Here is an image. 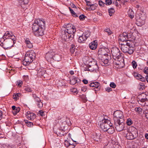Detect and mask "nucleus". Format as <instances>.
Wrapping results in <instances>:
<instances>
[{"mask_svg":"<svg viewBox=\"0 0 148 148\" xmlns=\"http://www.w3.org/2000/svg\"><path fill=\"white\" fill-rule=\"evenodd\" d=\"M26 91L28 92H32V90L31 88L29 87L26 88L25 89Z\"/></svg>","mask_w":148,"mask_h":148,"instance_id":"obj_64","label":"nucleus"},{"mask_svg":"<svg viewBox=\"0 0 148 148\" xmlns=\"http://www.w3.org/2000/svg\"><path fill=\"white\" fill-rule=\"evenodd\" d=\"M26 117L28 119L31 121L34 120L36 117V115L34 113L30 112H27L26 114Z\"/></svg>","mask_w":148,"mask_h":148,"instance_id":"obj_14","label":"nucleus"},{"mask_svg":"<svg viewBox=\"0 0 148 148\" xmlns=\"http://www.w3.org/2000/svg\"><path fill=\"white\" fill-rule=\"evenodd\" d=\"M45 22L42 18L35 20L32 26V32L36 36H42L44 34L45 28Z\"/></svg>","mask_w":148,"mask_h":148,"instance_id":"obj_1","label":"nucleus"},{"mask_svg":"<svg viewBox=\"0 0 148 148\" xmlns=\"http://www.w3.org/2000/svg\"><path fill=\"white\" fill-rule=\"evenodd\" d=\"M85 17L86 16L83 14H81L79 16V18L81 20H83Z\"/></svg>","mask_w":148,"mask_h":148,"instance_id":"obj_49","label":"nucleus"},{"mask_svg":"<svg viewBox=\"0 0 148 148\" xmlns=\"http://www.w3.org/2000/svg\"><path fill=\"white\" fill-rule=\"evenodd\" d=\"M106 132H107L109 134H112L115 132L114 128L112 126V125L111 126H110Z\"/></svg>","mask_w":148,"mask_h":148,"instance_id":"obj_22","label":"nucleus"},{"mask_svg":"<svg viewBox=\"0 0 148 148\" xmlns=\"http://www.w3.org/2000/svg\"><path fill=\"white\" fill-rule=\"evenodd\" d=\"M135 110L136 112L140 113V112H142V109L140 107L136 108H135Z\"/></svg>","mask_w":148,"mask_h":148,"instance_id":"obj_46","label":"nucleus"},{"mask_svg":"<svg viewBox=\"0 0 148 148\" xmlns=\"http://www.w3.org/2000/svg\"><path fill=\"white\" fill-rule=\"evenodd\" d=\"M30 63L29 62H27L25 61V59L23 60V64L25 66H27V65H28Z\"/></svg>","mask_w":148,"mask_h":148,"instance_id":"obj_60","label":"nucleus"},{"mask_svg":"<svg viewBox=\"0 0 148 148\" xmlns=\"http://www.w3.org/2000/svg\"><path fill=\"white\" fill-rule=\"evenodd\" d=\"M62 38L65 41L68 40V39L70 38H73V36H70V34L68 32L63 30L62 31Z\"/></svg>","mask_w":148,"mask_h":148,"instance_id":"obj_13","label":"nucleus"},{"mask_svg":"<svg viewBox=\"0 0 148 148\" xmlns=\"http://www.w3.org/2000/svg\"><path fill=\"white\" fill-rule=\"evenodd\" d=\"M96 7L94 6L93 4H92L91 5L89 9H91L92 10H93L96 9Z\"/></svg>","mask_w":148,"mask_h":148,"instance_id":"obj_54","label":"nucleus"},{"mask_svg":"<svg viewBox=\"0 0 148 148\" xmlns=\"http://www.w3.org/2000/svg\"><path fill=\"white\" fill-rule=\"evenodd\" d=\"M126 123L128 125H130L132 123V122L130 119H128L127 120Z\"/></svg>","mask_w":148,"mask_h":148,"instance_id":"obj_43","label":"nucleus"},{"mask_svg":"<svg viewBox=\"0 0 148 148\" xmlns=\"http://www.w3.org/2000/svg\"><path fill=\"white\" fill-rule=\"evenodd\" d=\"M124 132L126 134V138L127 139L133 140L137 136L136 132H131L128 129H124Z\"/></svg>","mask_w":148,"mask_h":148,"instance_id":"obj_7","label":"nucleus"},{"mask_svg":"<svg viewBox=\"0 0 148 148\" xmlns=\"http://www.w3.org/2000/svg\"><path fill=\"white\" fill-rule=\"evenodd\" d=\"M147 94L144 93H142L140 95H139L138 96V98H147V97H148L147 96V94H148V93H147Z\"/></svg>","mask_w":148,"mask_h":148,"instance_id":"obj_27","label":"nucleus"},{"mask_svg":"<svg viewBox=\"0 0 148 148\" xmlns=\"http://www.w3.org/2000/svg\"><path fill=\"white\" fill-rule=\"evenodd\" d=\"M95 135V136L94 138V139L95 140L98 142L101 139L102 137L101 136L100 134H96Z\"/></svg>","mask_w":148,"mask_h":148,"instance_id":"obj_26","label":"nucleus"},{"mask_svg":"<svg viewBox=\"0 0 148 148\" xmlns=\"http://www.w3.org/2000/svg\"><path fill=\"white\" fill-rule=\"evenodd\" d=\"M71 92L76 94H77L78 92V91L77 90V89L76 88L73 89L72 90Z\"/></svg>","mask_w":148,"mask_h":148,"instance_id":"obj_59","label":"nucleus"},{"mask_svg":"<svg viewBox=\"0 0 148 148\" xmlns=\"http://www.w3.org/2000/svg\"><path fill=\"white\" fill-rule=\"evenodd\" d=\"M90 36V32L88 31H85L79 36L78 41L80 43H84L87 38Z\"/></svg>","mask_w":148,"mask_h":148,"instance_id":"obj_6","label":"nucleus"},{"mask_svg":"<svg viewBox=\"0 0 148 148\" xmlns=\"http://www.w3.org/2000/svg\"><path fill=\"white\" fill-rule=\"evenodd\" d=\"M97 46V41L96 40H94L89 44V46L90 49L92 50L96 49Z\"/></svg>","mask_w":148,"mask_h":148,"instance_id":"obj_15","label":"nucleus"},{"mask_svg":"<svg viewBox=\"0 0 148 148\" xmlns=\"http://www.w3.org/2000/svg\"><path fill=\"white\" fill-rule=\"evenodd\" d=\"M136 79L143 82L145 81V78L140 74H139L138 76Z\"/></svg>","mask_w":148,"mask_h":148,"instance_id":"obj_38","label":"nucleus"},{"mask_svg":"<svg viewBox=\"0 0 148 148\" xmlns=\"http://www.w3.org/2000/svg\"><path fill=\"white\" fill-rule=\"evenodd\" d=\"M133 68L134 69L136 68L137 66L136 62L135 61H133L132 63Z\"/></svg>","mask_w":148,"mask_h":148,"instance_id":"obj_44","label":"nucleus"},{"mask_svg":"<svg viewBox=\"0 0 148 148\" xmlns=\"http://www.w3.org/2000/svg\"><path fill=\"white\" fill-rule=\"evenodd\" d=\"M105 32H107L109 35H111L112 33V32L110 30V29H105Z\"/></svg>","mask_w":148,"mask_h":148,"instance_id":"obj_45","label":"nucleus"},{"mask_svg":"<svg viewBox=\"0 0 148 148\" xmlns=\"http://www.w3.org/2000/svg\"><path fill=\"white\" fill-rule=\"evenodd\" d=\"M89 86L90 87H95V88H99L100 87V84L97 82H95L91 83Z\"/></svg>","mask_w":148,"mask_h":148,"instance_id":"obj_21","label":"nucleus"},{"mask_svg":"<svg viewBox=\"0 0 148 148\" xmlns=\"http://www.w3.org/2000/svg\"><path fill=\"white\" fill-rule=\"evenodd\" d=\"M77 78L74 76H72L70 77V83L71 84L74 85L79 81Z\"/></svg>","mask_w":148,"mask_h":148,"instance_id":"obj_19","label":"nucleus"},{"mask_svg":"<svg viewBox=\"0 0 148 148\" xmlns=\"http://www.w3.org/2000/svg\"><path fill=\"white\" fill-rule=\"evenodd\" d=\"M130 11H131V14H129V17H130V18H134V16L133 15H132L133 14V12L132 11V10H129Z\"/></svg>","mask_w":148,"mask_h":148,"instance_id":"obj_52","label":"nucleus"},{"mask_svg":"<svg viewBox=\"0 0 148 148\" xmlns=\"http://www.w3.org/2000/svg\"><path fill=\"white\" fill-rule=\"evenodd\" d=\"M85 66H86V67H85L84 66V70L85 71H89V65H88V66H86V65H85Z\"/></svg>","mask_w":148,"mask_h":148,"instance_id":"obj_62","label":"nucleus"},{"mask_svg":"<svg viewBox=\"0 0 148 148\" xmlns=\"http://www.w3.org/2000/svg\"><path fill=\"white\" fill-rule=\"evenodd\" d=\"M25 42L26 43L27 47L29 48H31L33 47L32 44L30 41L28 40H25Z\"/></svg>","mask_w":148,"mask_h":148,"instance_id":"obj_28","label":"nucleus"},{"mask_svg":"<svg viewBox=\"0 0 148 148\" xmlns=\"http://www.w3.org/2000/svg\"><path fill=\"white\" fill-rule=\"evenodd\" d=\"M99 4L100 6H103L105 4V3L102 1L100 0L99 1Z\"/></svg>","mask_w":148,"mask_h":148,"instance_id":"obj_53","label":"nucleus"},{"mask_svg":"<svg viewBox=\"0 0 148 148\" xmlns=\"http://www.w3.org/2000/svg\"><path fill=\"white\" fill-rule=\"evenodd\" d=\"M65 143L64 144L67 147L72 146V145H71L67 141H65Z\"/></svg>","mask_w":148,"mask_h":148,"instance_id":"obj_57","label":"nucleus"},{"mask_svg":"<svg viewBox=\"0 0 148 148\" xmlns=\"http://www.w3.org/2000/svg\"><path fill=\"white\" fill-rule=\"evenodd\" d=\"M65 27H64V29L63 30L66 31L68 30L69 29H71L73 27H75L71 24H68L66 25H65Z\"/></svg>","mask_w":148,"mask_h":148,"instance_id":"obj_25","label":"nucleus"},{"mask_svg":"<svg viewBox=\"0 0 148 148\" xmlns=\"http://www.w3.org/2000/svg\"><path fill=\"white\" fill-rule=\"evenodd\" d=\"M104 56H105L99 53L98 55V59L99 60L100 63L103 60L105 59L103 58Z\"/></svg>","mask_w":148,"mask_h":148,"instance_id":"obj_31","label":"nucleus"},{"mask_svg":"<svg viewBox=\"0 0 148 148\" xmlns=\"http://www.w3.org/2000/svg\"><path fill=\"white\" fill-rule=\"evenodd\" d=\"M56 134L58 135H59L61 136H63L64 134V132H60V131H57L56 133Z\"/></svg>","mask_w":148,"mask_h":148,"instance_id":"obj_47","label":"nucleus"},{"mask_svg":"<svg viewBox=\"0 0 148 148\" xmlns=\"http://www.w3.org/2000/svg\"><path fill=\"white\" fill-rule=\"evenodd\" d=\"M105 2L106 5H110L112 3L111 0H106Z\"/></svg>","mask_w":148,"mask_h":148,"instance_id":"obj_51","label":"nucleus"},{"mask_svg":"<svg viewBox=\"0 0 148 148\" xmlns=\"http://www.w3.org/2000/svg\"><path fill=\"white\" fill-rule=\"evenodd\" d=\"M36 103L38 107L40 108H41L43 106V103L41 100Z\"/></svg>","mask_w":148,"mask_h":148,"instance_id":"obj_40","label":"nucleus"},{"mask_svg":"<svg viewBox=\"0 0 148 148\" xmlns=\"http://www.w3.org/2000/svg\"><path fill=\"white\" fill-rule=\"evenodd\" d=\"M108 12L109 13V15L110 16H112V14L114 12V9L112 8H111L108 9Z\"/></svg>","mask_w":148,"mask_h":148,"instance_id":"obj_39","label":"nucleus"},{"mask_svg":"<svg viewBox=\"0 0 148 148\" xmlns=\"http://www.w3.org/2000/svg\"><path fill=\"white\" fill-rule=\"evenodd\" d=\"M20 108L19 107H17L16 108L15 110H13L12 111V112L14 115H15L20 111Z\"/></svg>","mask_w":148,"mask_h":148,"instance_id":"obj_34","label":"nucleus"},{"mask_svg":"<svg viewBox=\"0 0 148 148\" xmlns=\"http://www.w3.org/2000/svg\"><path fill=\"white\" fill-rule=\"evenodd\" d=\"M109 60L107 59H104L100 63L102 66H105L106 64H108V63Z\"/></svg>","mask_w":148,"mask_h":148,"instance_id":"obj_30","label":"nucleus"},{"mask_svg":"<svg viewBox=\"0 0 148 148\" xmlns=\"http://www.w3.org/2000/svg\"><path fill=\"white\" fill-rule=\"evenodd\" d=\"M106 90L108 92H109L110 91L112 90V89L109 87H108L106 88Z\"/></svg>","mask_w":148,"mask_h":148,"instance_id":"obj_63","label":"nucleus"},{"mask_svg":"<svg viewBox=\"0 0 148 148\" xmlns=\"http://www.w3.org/2000/svg\"><path fill=\"white\" fill-rule=\"evenodd\" d=\"M24 122L26 124V125L29 127H30L33 125V123L28 121L27 120H24Z\"/></svg>","mask_w":148,"mask_h":148,"instance_id":"obj_32","label":"nucleus"},{"mask_svg":"<svg viewBox=\"0 0 148 148\" xmlns=\"http://www.w3.org/2000/svg\"><path fill=\"white\" fill-rule=\"evenodd\" d=\"M76 30L75 28V27H73L71 29H69L68 30L66 31V32H68L69 34H70V36H74V34Z\"/></svg>","mask_w":148,"mask_h":148,"instance_id":"obj_23","label":"nucleus"},{"mask_svg":"<svg viewBox=\"0 0 148 148\" xmlns=\"http://www.w3.org/2000/svg\"><path fill=\"white\" fill-rule=\"evenodd\" d=\"M24 59L26 62H29V63H31L33 61V60L31 58H30L27 55H26V54H25Z\"/></svg>","mask_w":148,"mask_h":148,"instance_id":"obj_29","label":"nucleus"},{"mask_svg":"<svg viewBox=\"0 0 148 148\" xmlns=\"http://www.w3.org/2000/svg\"><path fill=\"white\" fill-rule=\"evenodd\" d=\"M144 72L145 74L148 75V67H145V68Z\"/></svg>","mask_w":148,"mask_h":148,"instance_id":"obj_55","label":"nucleus"},{"mask_svg":"<svg viewBox=\"0 0 148 148\" xmlns=\"http://www.w3.org/2000/svg\"><path fill=\"white\" fill-rule=\"evenodd\" d=\"M2 39L0 40V45L4 49H10L13 45L12 44V41H11L8 40V41H3Z\"/></svg>","mask_w":148,"mask_h":148,"instance_id":"obj_8","label":"nucleus"},{"mask_svg":"<svg viewBox=\"0 0 148 148\" xmlns=\"http://www.w3.org/2000/svg\"><path fill=\"white\" fill-rule=\"evenodd\" d=\"M97 62L94 59H92V60H89V64L88 65H89V66H90V65H94V64L93 62Z\"/></svg>","mask_w":148,"mask_h":148,"instance_id":"obj_42","label":"nucleus"},{"mask_svg":"<svg viewBox=\"0 0 148 148\" xmlns=\"http://www.w3.org/2000/svg\"><path fill=\"white\" fill-rule=\"evenodd\" d=\"M130 37V36L129 34L126 32H123L120 34L119 37V40L120 42V43H121V42H125L127 40H129L127 39Z\"/></svg>","mask_w":148,"mask_h":148,"instance_id":"obj_11","label":"nucleus"},{"mask_svg":"<svg viewBox=\"0 0 148 148\" xmlns=\"http://www.w3.org/2000/svg\"><path fill=\"white\" fill-rule=\"evenodd\" d=\"M87 88L86 87L84 86L81 88V90L82 91L85 92Z\"/></svg>","mask_w":148,"mask_h":148,"instance_id":"obj_58","label":"nucleus"},{"mask_svg":"<svg viewBox=\"0 0 148 148\" xmlns=\"http://www.w3.org/2000/svg\"><path fill=\"white\" fill-rule=\"evenodd\" d=\"M29 0H20L19 3H21V6L23 5L26 4L28 3Z\"/></svg>","mask_w":148,"mask_h":148,"instance_id":"obj_36","label":"nucleus"},{"mask_svg":"<svg viewBox=\"0 0 148 148\" xmlns=\"http://www.w3.org/2000/svg\"><path fill=\"white\" fill-rule=\"evenodd\" d=\"M5 38L6 39H10L14 40L15 38V36L11 32L7 31L5 33L3 36V38H2L3 41L5 40L4 39Z\"/></svg>","mask_w":148,"mask_h":148,"instance_id":"obj_12","label":"nucleus"},{"mask_svg":"<svg viewBox=\"0 0 148 148\" xmlns=\"http://www.w3.org/2000/svg\"><path fill=\"white\" fill-rule=\"evenodd\" d=\"M100 125L101 129L104 132L106 131L110 126L112 125L110 121L109 120L103 119L101 121H100Z\"/></svg>","mask_w":148,"mask_h":148,"instance_id":"obj_3","label":"nucleus"},{"mask_svg":"<svg viewBox=\"0 0 148 148\" xmlns=\"http://www.w3.org/2000/svg\"><path fill=\"white\" fill-rule=\"evenodd\" d=\"M82 98L83 99L84 101V102H86L87 100L86 99V96L85 95H83L82 96Z\"/></svg>","mask_w":148,"mask_h":148,"instance_id":"obj_56","label":"nucleus"},{"mask_svg":"<svg viewBox=\"0 0 148 148\" xmlns=\"http://www.w3.org/2000/svg\"><path fill=\"white\" fill-rule=\"evenodd\" d=\"M25 54L26 55L28 56L32 60L33 59H34L36 56L35 53L33 50H32L30 52H27Z\"/></svg>","mask_w":148,"mask_h":148,"instance_id":"obj_18","label":"nucleus"},{"mask_svg":"<svg viewBox=\"0 0 148 148\" xmlns=\"http://www.w3.org/2000/svg\"><path fill=\"white\" fill-rule=\"evenodd\" d=\"M34 100H35L36 103L40 101L41 100L40 99V98L38 97H37L36 98H35Z\"/></svg>","mask_w":148,"mask_h":148,"instance_id":"obj_61","label":"nucleus"},{"mask_svg":"<svg viewBox=\"0 0 148 148\" xmlns=\"http://www.w3.org/2000/svg\"><path fill=\"white\" fill-rule=\"evenodd\" d=\"M21 95L20 93L14 94L13 95V98L16 100L19 99V97Z\"/></svg>","mask_w":148,"mask_h":148,"instance_id":"obj_35","label":"nucleus"},{"mask_svg":"<svg viewBox=\"0 0 148 148\" xmlns=\"http://www.w3.org/2000/svg\"><path fill=\"white\" fill-rule=\"evenodd\" d=\"M114 121L121 120L122 122H123L124 121V117L123 113L120 110H116L114 112Z\"/></svg>","mask_w":148,"mask_h":148,"instance_id":"obj_5","label":"nucleus"},{"mask_svg":"<svg viewBox=\"0 0 148 148\" xmlns=\"http://www.w3.org/2000/svg\"><path fill=\"white\" fill-rule=\"evenodd\" d=\"M45 73V71H41V70H39L38 71V73L40 74L41 76H42Z\"/></svg>","mask_w":148,"mask_h":148,"instance_id":"obj_50","label":"nucleus"},{"mask_svg":"<svg viewBox=\"0 0 148 148\" xmlns=\"http://www.w3.org/2000/svg\"><path fill=\"white\" fill-rule=\"evenodd\" d=\"M114 60L113 63L116 68L120 69L124 66V60L123 57H120L119 58H114Z\"/></svg>","mask_w":148,"mask_h":148,"instance_id":"obj_4","label":"nucleus"},{"mask_svg":"<svg viewBox=\"0 0 148 148\" xmlns=\"http://www.w3.org/2000/svg\"><path fill=\"white\" fill-rule=\"evenodd\" d=\"M93 64H94V65H90V66H89V71L91 72L96 71L98 70V67L97 64V62H94Z\"/></svg>","mask_w":148,"mask_h":148,"instance_id":"obj_16","label":"nucleus"},{"mask_svg":"<svg viewBox=\"0 0 148 148\" xmlns=\"http://www.w3.org/2000/svg\"><path fill=\"white\" fill-rule=\"evenodd\" d=\"M53 53L51 52H49L46 53L45 58L47 60L53 58Z\"/></svg>","mask_w":148,"mask_h":148,"instance_id":"obj_24","label":"nucleus"},{"mask_svg":"<svg viewBox=\"0 0 148 148\" xmlns=\"http://www.w3.org/2000/svg\"><path fill=\"white\" fill-rule=\"evenodd\" d=\"M121 50L124 53H127L130 55L132 54L135 50V45L131 40H127L120 43Z\"/></svg>","mask_w":148,"mask_h":148,"instance_id":"obj_2","label":"nucleus"},{"mask_svg":"<svg viewBox=\"0 0 148 148\" xmlns=\"http://www.w3.org/2000/svg\"><path fill=\"white\" fill-rule=\"evenodd\" d=\"M1 148H12V147L7 144H3L1 145Z\"/></svg>","mask_w":148,"mask_h":148,"instance_id":"obj_37","label":"nucleus"},{"mask_svg":"<svg viewBox=\"0 0 148 148\" xmlns=\"http://www.w3.org/2000/svg\"><path fill=\"white\" fill-rule=\"evenodd\" d=\"M115 127L117 131L121 132L124 130V123L121 120L114 121Z\"/></svg>","mask_w":148,"mask_h":148,"instance_id":"obj_9","label":"nucleus"},{"mask_svg":"<svg viewBox=\"0 0 148 148\" xmlns=\"http://www.w3.org/2000/svg\"><path fill=\"white\" fill-rule=\"evenodd\" d=\"M111 52L114 58H119L120 57H123L119 49L116 47L112 48Z\"/></svg>","mask_w":148,"mask_h":148,"instance_id":"obj_10","label":"nucleus"},{"mask_svg":"<svg viewBox=\"0 0 148 148\" xmlns=\"http://www.w3.org/2000/svg\"><path fill=\"white\" fill-rule=\"evenodd\" d=\"M70 12L72 14V15L75 17H77L78 16L77 14L74 12V11L70 7L69 8Z\"/></svg>","mask_w":148,"mask_h":148,"instance_id":"obj_33","label":"nucleus"},{"mask_svg":"<svg viewBox=\"0 0 148 148\" xmlns=\"http://www.w3.org/2000/svg\"><path fill=\"white\" fill-rule=\"evenodd\" d=\"M75 50V47L74 45H72L70 49V52L71 53H73Z\"/></svg>","mask_w":148,"mask_h":148,"instance_id":"obj_41","label":"nucleus"},{"mask_svg":"<svg viewBox=\"0 0 148 148\" xmlns=\"http://www.w3.org/2000/svg\"><path fill=\"white\" fill-rule=\"evenodd\" d=\"M110 86L113 88H115L116 87V85L114 82H112L110 83Z\"/></svg>","mask_w":148,"mask_h":148,"instance_id":"obj_48","label":"nucleus"},{"mask_svg":"<svg viewBox=\"0 0 148 148\" xmlns=\"http://www.w3.org/2000/svg\"><path fill=\"white\" fill-rule=\"evenodd\" d=\"M109 51V50L106 49V50L104 49H102L99 50V53L103 56H105L107 55V53Z\"/></svg>","mask_w":148,"mask_h":148,"instance_id":"obj_20","label":"nucleus"},{"mask_svg":"<svg viewBox=\"0 0 148 148\" xmlns=\"http://www.w3.org/2000/svg\"><path fill=\"white\" fill-rule=\"evenodd\" d=\"M138 100V103L142 106H144L146 104V102L148 101L147 98H139Z\"/></svg>","mask_w":148,"mask_h":148,"instance_id":"obj_17","label":"nucleus"}]
</instances>
